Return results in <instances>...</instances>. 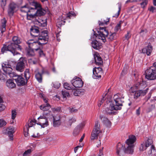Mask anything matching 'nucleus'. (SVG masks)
<instances>
[{
    "label": "nucleus",
    "instance_id": "obj_8",
    "mask_svg": "<svg viewBox=\"0 0 156 156\" xmlns=\"http://www.w3.org/2000/svg\"><path fill=\"white\" fill-rule=\"evenodd\" d=\"M145 78L149 80L156 79V70L153 67L151 66L145 71Z\"/></svg>",
    "mask_w": 156,
    "mask_h": 156
},
{
    "label": "nucleus",
    "instance_id": "obj_21",
    "mask_svg": "<svg viewBox=\"0 0 156 156\" xmlns=\"http://www.w3.org/2000/svg\"><path fill=\"white\" fill-rule=\"evenodd\" d=\"M25 66L23 60L20 59L17 63L16 66V69L20 72H23L24 68Z\"/></svg>",
    "mask_w": 156,
    "mask_h": 156
},
{
    "label": "nucleus",
    "instance_id": "obj_63",
    "mask_svg": "<svg viewBox=\"0 0 156 156\" xmlns=\"http://www.w3.org/2000/svg\"><path fill=\"white\" fill-rule=\"evenodd\" d=\"M60 32H61V31H60L58 33H57L56 35L57 40L58 41H60V39L58 37L59 36V33Z\"/></svg>",
    "mask_w": 156,
    "mask_h": 156
},
{
    "label": "nucleus",
    "instance_id": "obj_11",
    "mask_svg": "<svg viewBox=\"0 0 156 156\" xmlns=\"http://www.w3.org/2000/svg\"><path fill=\"white\" fill-rule=\"evenodd\" d=\"M40 125L41 127L44 128L49 125L47 119L44 115H41L38 118V122L37 123Z\"/></svg>",
    "mask_w": 156,
    "mask_h": 156
},
{
    "label": "nucleus",
    "instance_id": "obj_5",
    "mask_svg": "<svg viewBox=\"0 0 156 156\" xmlns=\"http://www.w3.org/2000/svg\"><path fill=\"white\" fill-rule=\"evenodd\" d=\"M126 148L125 146L120 143H118L116 145V153L120 156H123L125 153L132 154L133 152L134 145H127Z\"/></svg>",
    "mask_w": 156,
    "mask_h": 156
},
{
    "label": "nucleus",
    "instance_id": "obj_55",
    "mask_svg": "<svg viewBox=\"0 0 156 156\" xmlns=\"http://www.w3.org/2000/svg\"><path fill=\"white\" fill-rule=\"evenodd\" d=\"M62 94L64 97L66 98L67 96H68L69 94V93L67 92L62 91Z\"/></svg>",
    "mask_w": 156,
    "mask_h": 156
},
{
    "label": "nucleus",
    "instance_id": "obj_14",
    "mask_svg": "<svg viewBox=\"0 0 156 156\" xmlns=\"http://www.w3.org/2000/svg\"><path fill=\"white\" fill-rule=\"evenodd\" d=\"M102 74V70L101 67H95L93 70V77L94 78L97 79L101 78Z\"/></svg>",
    "mask_w": 156,
    "mask_h": 156
},
{
    "label": "nucleus",
    "instance_id": "obj_31",
    "mask_svg": "<svg viewBox=\"0 0 156 156\" xmlns=\"http://www.w3.org/2000/svg\"><path fill=\"white\" fill-rule=\"evenodd\" d=\"M100 119L102 122L107 126H110L111 122L108 118L104 116H101Z\"/></svg>",
    "mask_w": 156,
    "mask_h": 156
},
{
    "label": "nucleus",
    "instance_id": "obj_42",
    "mask_svg": "<svg viewBox=\"0 0 156 156\" xmlns=\"http://www.w3.org/2000/svg\"><path fill=\"white\" fill-rule=\"evenodd\" d=\"M147 147H148L147 145V144H146L145 142H143L141 144L139 149L140 151H143L145 150Z\"/></svg>",
    "mask_w": 156,
    "mask_h": 156
},
{
    "label": "nucleus",
    "instance_id": "obj_25",
    "mask_svg": "<svg viewBox=\"0 0 156 156\" xmlns=\"http://www.w3.org/2000/svg\"><path fill=\"white\" fill-rule=\"evenodd\" d=\"M94 58L95 63L96 65L101 66L102 65L103 61L101 58L98 55H94Z\"/></svg>",
    "mask_w": 156,
    "mask_h": 156
},
{
    "label": "nucleus",
    "instance_id": "obj_36",
    "mask_svg": "<svg viewBox=\"0 0 156 156\" xmlns=\"http://www.w3.org/2000/svg\"><path fill=\"white\" fill-rule=\"evenodd\" d=\"M46 117V118H52L54 116L51 111H47L44 112L43 115Z\"/></svg>",
    "mask_w": 156,
    "mask_h": 156
},
{
    "label": "nucleus",
    "instance_id": "obj_47",
    "mask_svg": "<svg viewBox=\"0 0 156 156\" xmlns=\"http://www.w3.org/2000/svg\"><path fill=\"white\" fill-rule=\"evenodd\" d=\"M5 75H4L0 70V81H4Z\"/></svg>",
    "mask_w": 156,
    "mask_h": 156
},
{
    "label": "nucleus",
    "instance_id": "obj_62",
    "mask_svg": "<svg viewBox=\"0 0 156 156\" xmlns=\"http://www.w3.org/2000/svg\"><path fill=\"white\" fill-rule=\"evenodd\" d=\"M39 50V55L40 56H42L44 55V53L43 51L42 50H41L40 48L38 50Z\"/></svg>",
    "mask_w": 156,
    "mask_h": 156
},
{
    "label": "nucleus",
    "instance_id": "obj_53",
    "mask_svg": "<svg viewBox=\"0 0 156 156\" xmlns=\"http://www.w3.org/2000/svg\"><path fill=\"white\" fill-rule=\"evenodd\" d=\"M148 9L150 12H151L153 13L156 10V8L152 6H151L149 8H148Z\"/></svg>",
    "mask_w": 156,
    "mask_h": 156
},
{
    "label": "nucleus",
    "instance_id": "obj_2",
    "mask_svg": "<svg viewBox=\"0 0 156 156\" xmlns=\"http://www.w3.org/2000/svg\"><path fill=\"white\" fill-rule=\"evenodd\" d=\"M98 34H94L97 38L101 39L104 42L106 41V37L110 41H112L116 38V34L115 33L108 34V31L105 27H100V31H98Z\"/></svg>",
    "mask_w": 156,
    "mask_h": 156
},
{
    "label": "nucleus",
    "instance_id": "obj_16",
    "mask_svg": "<svg viewBox=\"0 0 156 156\" xmlns=\"http://www.w3.org/2000/svg\"><path fill=\"white\" fill-rule=\"evenodd\" d=\"M17 5L14 3H11L9 5L8 9V13L10 16H12L14 13L15 10Z\"/></svg>",
    "mask_w": 156,
    "mask_h": 156
},
{
    "label": "nucleus",
    "instance_id": "obj_48",
    "mask_svg": "<svg viewBox=\"0 0 156 156\" xmlns=\"http://www.w3.org/2000/svg\"><path fill=\"white\" fill-rule=\"evenodd\" d=\"M64 87L65 89L67 90H70L72 89L71 86L69 85V83H64Z\"/></svg>",
    "mask_w": 156,
    "mask_h": 156
},
{
    "label": "nucleus",
    "instance_id": "obj_52",
    "mask_svg": "<svg viewBox=\"0 0 156 156\" xmlns=\"http://www.w3.org/2000/svg\"><path fill=\"white\" fill-rule=\"evenodd\" d=\"M72 92L74 95L75 96H79L80 93L79 91L75 90H73Z\"/></svg>",
    "mask_w": 156,
    "mask_h": 156
},
{
    "label": "nucleus",
    "instance_id": "obj_40",
    "mask_svg": "<svg viewBox=\"0 0 156 156\" xmlns=\"http://www.w3.org/2000/svg\"><path fill=\"white\" fill-rule=\"evenodd\" d=\"M153 141L152 140V137L151 136L149 137L148 139L145 142V143L146 144H147V145L148 147L151 145L153 144Z\"/></svg>",
    "mask_w": 156,
    "mask_h": 156
},
{
    "label": "nucleus",
    "instance_id": "obj_29",
    "mask_svg": "<svg viewBox=\"0 0 156 156\" xmlns=\"http://www.w3.org/2000/svg\"><path fill=\"white\" fill-rule=\"evenodd\" d=\"M38 9L37 10H36V12L37 13V16H43L45 14L46 11L41 7V5L40 7H37V9Z\"/></svg>",
    "mask_w": 156,
    "mask_h": 156
},
{
    "label": "nucleus",
    "instance_id": "obj_60",
    "mask_svg": "<svg viewBox=\"0 0 156 156\" xmlns=\"http://www.w3.org/2000/svg\"><path fill=\"white\" fill-rule=\"evenodd\" d=\"M84 125V124L83 123H82L78 125L76 128L77 129H79L80 130V129L83 127Z\"/></svg>",
    "mask_w": 156,
    "mask_h": 156
},
{
    "label": "nucleus",
    "instance_id": "obj_46",
    "mask_svg": "<svg viewBox=\"0 0 156 156\" xmlns=\"http://www.w3.org/2000/svg\"><path fill=\"white\" fill-rule=\"evenodd\" d=\"M7 122L3 119H0V127L5 126Z\"/></svg>",
    "mask_w": 156,
    "mask_h": 156
},
{
    "label": "nucleus",
    "instance_id": "obj_27",
    "mask_svg": "<svg viewBox=\"0 0 156 156\" xmlns=\"http://www.w3.org/2000/svg\"><path fill=\"white\" fill-rule=\"evenodd\" d=\"M148 156H156V150L154 146L151 145L149 150L148 151Z\"/></svg>",
    "mask_w": 156,
    "mask_h": 156
},
{
    "label": "nucleus",
    "instance_id": "obj_51",
    "mask_svg": "<svg viewBox=\"0 0 156 156\" xmlns=\"http://www.w3.org/2000/svg\"><path fill=\"white\" fill-rule=\"evenodd\" d=\"M16 115V112L15 110H12V119L14 120Z\"/></svg>",
    "mask_w": 156,
    "mask_h": 156
},
{
    "label": "nucleus",
    "instance_id": "obj_54",
    "mask_svg": "<svg viewBox=\"0 0 156 156\" xmlns=\"http://www.w3.org/2000/svg\"><path fill=\"white\" fill-rule=\"evenodd\" d=\"M52 111L54 112H58L61 110V108L60 107H57L56 108H53L52 109Z\"/></svg>",
    "mask_w": 156,
    "mask_h": 156
},
{
    "label": "nucleus",
    "instance_id": "obj_23",
    "mask_svg": "<svg viewBox=\"0 0 156 156\" xmlns=\"http://www.w3.org/2000/svg\"><path fill=\"white\" fill-rule=\"evenodd\" d=\"M91 44L92 47L96 50H99L102 47V44L97 40L93 41Z\"/></svg>",
    "mask_w": 156,
    "mask_h": 156
},
{
    "label": "nucleus",
    "instance_id": "obj_3",
    "mask_svg": "<svg viewBox=\"0 0 156 156\" xmlns=\"http://www.w3.org/2000/svg\"><path fill=\"white\" fill-rule=\"evenodd\" d=\"M114 100L115 103L111 102L110 104L112 109L115 110H120L121 109V106L122 105V103L124 102V96L123 95L120 93H117L114 95Z\"/></svg>",
    "mask_w": 156,
    "mask_h": 156
},
{
    "label": "nucleus",
    "instance_id": "obj_44",
    "mask_svg": "<svg viewBox=\"0 0 156 156\" xmlns=\"http://www.w3.org/2000/svg\"><path fill=\"white\" fill-rule=\"evenodd\" d=\"M76 15L75 14L74 12H70L69 13H68L66 16V17H68L69 18L71 19V17L73 16H75Z\"/></svg>",
    "mask_w": 156,
    "mask_h": 156
},
{
    "label": "nucleus",
    "instance_id": "obj_38",
    "mask_svg": "<svg viewBox=\"0 0 156 156\" xmlns=\"http://www.w3.org/2000/svg\"><path fill=\"white\" fill-rule=\"evenodd\" d=\"M30 73L29 72V70L28 69H26L24 72V76L26 78V81L27 82L28 80L30 77Z\"/></svg>",
    "mask_w": 156,
    "mask_h": 156
},
{
    "label": "nucleus",
    "instance_id": "obj_43",
    "mask_svg": "<svg viewBox=\"0 0 156 156\" xmlns=\"http://www.w3.org/2000/svg\"><path fill=\"white\" fill-rule=\"evenodd\" d=\"M118 7H119V10H118V12H117V13L116 14H115V15L113 16V17H115L117 18L118 17V16H119V15L120 12L121 11V3L119 2L118 3Z\"/></svg>",
    "mask_w": 156,
    "mask_h": 156
},
{
    "label": "nucleus",
    "instance_id": "obj_56",
    "mask_svg": "<svg viewBox=\"0 0 156 156\" xmlns=\"http://www.w3.org/2000/svg\"><path fill=\"white\" fill-rule=\"evenodd\" d=\"M6 4V0H2L1 5L2 8L4 7Z\"/></svg>",
    "mask_w": 156,
    "mask_h": 156
},
{
    "label": "nucleus",
    "instance_id": "obj_22",
    "mask_svg": "<svg viewBox=\"0 0 156 156\" xmlns=\"http://www.w3.org/2000/svg\"><path fill=\"white\" fill-rule=\"evenodd\" d=\"M53 126L55 127H58L61 124L62 121L59 117L58 118L54 117L53 119Z\"/></svg>",
    "mask_w": 156,
    "mask_h": 156
},
{
    "label": "nucleus",
    "instance_id": "obj_50",
    "mask_svg": "<svg viewBox=\"0 0 156 156\" xmlns=\"http://www.w3.org/2000/svg\"><path fill=\"white\" fill-rule=\"evenodd\" d=\"M53 85L55 88L58 89L60 86V83L58 82H56L53 83Z\"/></svg>",
    "mask_w": 156,
    "mask_h": 156
},
{
    "label": "nucleus",
    "instance_id": "obj_12",
    "mask_svg": "<svg viewBox=\"0 0 156 156\" xmlns=\"http://www.w3.org/2000/svg\"><path fill=\"white\" fill-rule=\"evenodd\" d=\"M2 67L3 71L6 74L9 75L11 77V75H13V73H14L12 72V68L11 65L8 63L5 62L2 65Z\"/></svg>",
    "mask_w": 156,
    "mask_h": 156
},
{
    "label": "nucleus",
    "instance_id": "obj_45",
    "mask_svg": "<svg viewBox=\"0 0 156 156\" xmlns=\"http://www.w3.org/2000/svg\"><path fill=\"white\" fill-rule=\"evenodd\" d=\"M110 106H111L110 105ZM110 107L111 108V109H109L108 108H107L105 109V112L107 114H111L113 113L112 111L114 110L112 109L111 106H110Z\"/></svg>",
    "mask_w": 156,
    "mask_h": 156
},
{
    "label": "nucleus",
    "instance_id": "obj_4",
    "mask_svg": "<svg viewBox=\"0 0 156 156\" xmlns=\"http://www.w3.org/2000/svg\"><path fill=\"white\" fill-rule=\"evenodd\" d=\"M22 48L21 46L18 45V46L12 42L9 43L7 46L4 45L1 49V54H3L7 51L11 52L13 55L19 54L17 51L18 50L21 51Z\"/></svg>",
    "mask_w": 156,
    "mask_h": 156
},
{
    "label": "nucleus",
    "instance_id": "obj_13",
    "mask_svg": "<svg viewBox=\"0 0 156 156\" xmlns=\"http://www.w3.org/2000/svg\"><path fill=\"white\" fill-rule=\"evenodd\" d=\"M73 79L71 81L73 85L75 87L80 88L83 85V83L79 77H76Z\"/></svg>",
    "mask_w": 156,
    "mask_h": 156
},
{
    "label": "nucleus",
    "instance_id": "obj_37",
    "mask_svg": "<svg viewBox=\"0 0 156 156\" xmlns=\"http://www.w3.org/2000/svg\"><path fill=\"white\" fill-rule=\"evenodd\" d=\"M109 21V18H107L105 20L101 19V21L98 22L99 25L103 26L107 24Z\"/></svg>",
    "mask_w": 156,
    "mask_h": 156
},
{
    "label": "nucleus",
    "instance_id": "obj_1",
    "mask_svg": "<svg viewBox=\"0 0 156 156\" xmlns=\"http://www.w3.org/2000/svg\"><path fill=\"white\" fill-rule=\"evenodd\" d=\"M48 38L47 31H43L38 36V41H35L30 40L27 41V44L33 50L37 51L40 48V45H42L48 42Z\"/></svg>",
    "mask_w": 156,
    "mask_h": 156
},
{
    "label": "nucleus",
    "instance_id": "obj_34",
    "mask_svg": "<svg viewBox=\"0 0 156 156\" xmlns=\"http://www.w3.org/2000/svg\"><path fill=\"white\" fill-rule=\"evenodd\" d=\"M12 43L15 44V45L18 46V45H19V44H20L21 41L20 38L17 36H14L13 37L12 39Z\"/></svg>",
    "mask_w": 156,
    "mask_h": 156
},
{
    "label": "nucleus",
    "instance_id": "obj_35",
    "mask_svg": "<svg viewBox=\"0 0 156 156\" xmlns=\"http://www.w3.org/2000/svg\"><path fill=\"white\" fill-rule=\"evenodd\" d=\"M42 73H41L38 72L36 73L35 75V77L37 81L40 83H41L42 82Z\"/></svg>",
    "mask_w": 156,
    "mask_h": 156
},
{
    "label": "nucleus",
    "instance_id": "obj_30",
    "mask_svg": "<svg viewBox=\"0 0 156 156\" xmlns=\"http://www.w3.org/2000/svg\"><path fill=\"white\" fill-rule=\"evenodd\" d=\"M6 84L9 88L10 89L14 88L16 87L15 84L12 80H8L6 83Z\"/></svg>",
    "mask_w": 156,
    "mask_h": 156
},
{
    "label": "nucleus",
    "instance_id": "obj_19",
    "mask_svg": "<svg viewBox=\"0 0 156 156\" xmlns=\"http://www.w3.org/2000/svg\"><path fill=\"white\" fill-rule=\"evenodd\" d=\"M5 133L7 134L10 139L11 140H13V133L15 132L14 128L12 126H10L7 128L5 129Z\"/></svg>",
    "mask_w": 156,
    "mask_h": 156
},
{
    "label": "nucleus",
    "instance_id": "obj_7",
    "mask_svg": "<svg viewBox=\"0 0 156 156\" xmlns=\"http://www.w3.org/2000/svg\"><path fill=\"white\" fill-rule=\"evenodd\" d=\"M30 5L33 6L34 7L33 9H34V10H33L32 11L30 12L32 13L30 14L29 13H28L27 14V20H32L37 16L36 12V10L37 9V7H41V5L39 2L33 1L30 3Z\"/></svg>",
    "mask_w": 156,
    "mask_h": 156
},
{
    "label": "nucleus",
    "instance_id": "obj_28",
    "mask_svg": "<svg viewBox=\"0 0 156 156\" xmlns=\"http://www.w3.org/2000/svg\"><path fill=\"white\" fill-rule=\"evenodd\" d=\"M152 50V47L150 45H148L146 48H143L142 51L144 53H146L147 55H150Z\"/></svg>",
    "mask_w": 156,
    "mask_h": 156
},
{
    "label": "nucleus",
    "instance_id": "obj_9",
    "mask_svg": "<svg viewBox=\"0 0 156 156\" xmlns=\"http://www.w3.org/2000/svg\"><path fill=\"white\" fill-rule=\"evenodd\" d=\"M101 132L99 123L98 121H96L95 122L94 128L91 134V140H94L96 139L98 137V134Z\"/></svg>",
    "mask_w": 156,
    "mask_h": 156
},
{
    "label": "nucleus",
    "instance_id": "obj_39",
    "mask_svg": "<svg viewBox=\"0 0 156 156\" xmlns=\"http://www.w3.org/2000/svg\"><path fill=\"white\" fill-rule=\"evenodd\" d=\"M142 1V2L140 3L141 7L144 9L147 4L148 0H140L139 1Z\"/></svg>",
    "mask_w": 156,
    "mask_h": 156
},
{
    "label": "nucleus",
    "instance_id": "obj_58",
    "mask_svg": "<svg viewBox=\"0 0 156 156\" xmlns=\"http://www.w3.org/2000/svg\"><path fill=\"white\" fill-rule=\"evenodd\" d=\"M69 112L71 113L76 112L77 111V109H75L73 108H71L70 107H69Z\"/></svg>",
    "mask_w": 156,
    "mask_h": 156
},
{
    "label": "nucleus",
    "instance_id": "obj_32",
    "mask_svg": "<svg viewBox=\"0 0 156 156\" xmlns=\"http://www.w3.org/2000/svg\"><path fill=\"white\" fill-rule=\"evenodd\" d=\"M6 21L5 19L1 20V25L0 27V30L2 33L4 32L6 30Z\"/></svg>",
    "mask_w": 156,
    "mask_h": 156
},
{
    "label": "nucleus",
    "instance_id": "obj_57",
    "mask_svg": "<svg viewBox=\"0 0 156 156\" xmlns=\"http://www.w3.org/2000/svg\"><path fill=\"white\" fill-rule=\"evenodd\" d=\"M131 35L130 34L129 32H127V34L125 35V39L128 40L131 37Z\"/></svg>",
    "mask_w": 156,
    "mask_h": 156
},
{
    "label": "nucleus",
    "instance_id": "obj_10",
    "mask_svg": "<svg viewBox=\"0 0 156 156\" xmlns=\"http://www.w3.org/2000/svg\"><path fill=\"white\" fill-rule=\"evenodd\" d=\"M12 74L13 75H11V77L13 78L18 86H23L27 83L26 81L21 75H17L15 73Z\"/></svg>",
    "mask_w": 156,
    "mask_h": 156
},
{
    "label": "nucleus",
    "instance_id": "obj_24",
    "mask_svg": "<svg viewBox=\"0 0 156 156\" xmlns=\"http://www.w3.org/2000/svg\"><path fill=\"white\" fill-rule=\"evenodd\" d=\"M34 50L32 48L29 47H26L25 48V52L27 56L28 57L33 56L35 55Z\"/></svg>",
    "mask_w": 156,
    "mask_h": 156
},
{
    "label": "nucleus",
    "instance_id": "obj_49",
    "mask_svg": "<svg viewBox=\"0 0 156 156\" xmlns=\"http://www.w3.org/2000/svg\"><path fill=\"white\" fill-rule=\"evenodd\" d=\"M122 21H120L119 23H118L117 25L115 26V31H117L120 29L121 28V24Z\"/></svg>",
    "mask_w": 156,
    "mask_h": 156
},
{
    "label": "nucleus",
    "instance_id": "obj_17",
    "mask_svg": "<svg viewBox=\"0 0 156 156\" xmlns=\"http://www.w3.org/2000/svg\"><path fill=\"white\" fill-rule=\"evenodd\" d=\"M35 124V122L32 120H31L29 122L27 125H25L24 128V134L25 136H29V128L32 127Z\"/></svg>",
    "mask_w": 156,
    "mask_h": 156
},
{
    "label": "nucleus",
    "instance_id": "obj_59",
    "mask_svg": "<svg viewBox=\"0 0 156 156\" xmlns=\"http://www.w3.org/2000/svg\"><path fill=\"white\" fill-rule=\"evenodd\" d=\"M5 108V106L2 103H0V111L4 110Z\"/></svg>",
    "mask_w": 156,
    "mask_h": 156
},
{
    "label": "nucleus",
    "instance_id": "obj_18",
    "mask_svg": "<svg viewBox=\"0 0 156 156\" xmlns=\"http://www.w3.org/2000/svg\"><path fill=\"white\" fill-rule=\"evenodd\" d=\"M34 7L33 6H31L29 7L28 5H26L21 7L20 9V11L23 13H27V14L28 13H30L34 9L33 8Z\"/></svg>",
    "mask_w": 156,
    "mask_h": 156
},
{
    "label": "nucleus",
    "instance_id": "obj_33",
    "mask_svg": "<svg viewBox=\"0 0 156 156\" xmlns=\"http://www.w3.org/2000/svg\"><path fill=\"white\" fill-rule=\"evenodd\" d=\"M40 109L44 112H47L51 108L50 105L49 104L41 105L40 107Z\"/></svg>",
    "mask_w": 156,
    "mask_h": 156
},
{
    "label": "nucleus",
    "instance_id": "obj_6",
    "mask_svg": "<svg viewBox=\"0 0 156 156\" xmlns=\"http://www.w3.org/2000/svg\"><path fill=\"white\" fill-rule=\"evenodd\" d=\"M141 84V83H139V84H136V86L132 87L129 90L130 92L132 94L133 96V98L135 99H136L140 96L145 95L148 90V88H146L144 90H135V87L136 89H138L139 88L138 85H140L139 88H140Z\"/></svg>",
    "mask_w": 156,
    "mask_h": 156
},
{
    "label": "nucleus",
    "instance_id": "obj_15",
    "mask_svg": "<svg viewBox=\"0 0 156 156\" xmlns=\"http://www.w3.org/2000/svg\"><path fill=\"white\" fill-rule=\"evenodd\" d=\"M66 19V16L65 14H63L62 15L60 16L57 19L56 25L58 27V29H60V27L65 24Z\"/></svg>",
    "mask_w": 156,
    "mask_h": 156
},
{
    "label": "nucleus",
    "instance_id": "obj_64",
    "mask_svg": "<svg viewBox=\"0 0 156 156\" xmlns=\"http://www.w3.org/2000/svg\"><path fill=\"white\" fill-rule=\"evenodd\" d=\"M136 114L137 115H139L140 114V108H139L136 110Z\"/></svg>",
    "mask_w": 156,
    "mask_h": 156
},
{
    "label": "nucleus",
    "instance_id": "obj_20",
    "mask_svg": "<svg viewBox=\"0 0 156 156\" xmlns=\"http://www.w3.org/2000/svg\"><path fill=\"white\" fill-rule=\"evenodd\" d=\"M30 33L31 36L34 37H38L41 34H39L38 28L36 26L31 27L30 29Z\"/></svg>",
    "mask_w": 156,
    "mask_h": 156
},
{
    "label": "nucleus",
    "instance_id": "obj_41",
    "mask_svg": "<svg viewBox=\"0 0 156 156\" xmlns=\"http://www.w3.org/2000/svg\"><path fill=\"white\" fill-rule=\"evenodd\" d=\"M32 151V149H28L27 150L25 151L23 154V156H30Z\"/></svg>",
    "mask_w": 156,
    "mask_h": 156
},
{
    "label": "nucleus",
    "instance_id": "obj_26",
    "mask_svg": "<svg viewBox=\"0 0 156 156\" xmlns=\"http://www.w3.org/2000/svg\"><path fill=\"white\" fill-rule=\"evenodd\" d=\"M136 138L135 136L133 135H130L129 138L126 140L127 145H133L134 142L136 140Z\"/></svg>",
    "mask_w": 156,
    "mask_h": 156
},
{
    "label": "nucleus",
    "instance_id": "obj_61",
    "mask_svg": "<svg viewBox=\"0 0 156 156\" xmlns=\"http://www.w3.org/2000/svg\"><path fill=\"white\" fill-rule=\"evenodd\" d=\"M140 0H128L126 2V3H129L133 2H136L138 1H140Z\"/></svg>",
    "mask_w": 156,
    "mask_h": 156
}]
</instances>
